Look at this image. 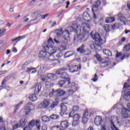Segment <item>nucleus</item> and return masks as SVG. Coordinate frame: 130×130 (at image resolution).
Returning a JSON list of instances; mask_svg holds the SVG:
<instances>
[{"label":"nucleus","mask_w":130,"mask_h":130,"mask_svg":"<svg viewBox=\"0 0 130 130\" xmlns=\"http://www.w3.org/2000/svg\"><path fill=\"white\" fill-rule=\"evenodd\" d=\"M100 7V1H98L95 2V4H93L92 6V11L93 12V18L95 19H96V14H95V13L94 12H97L98 11V9Z\"/></svg>","instance_id":"obj_5"},{"label":"nucleus","mask_w":130,"mask_h":130,"mask_svg":"<svg viewBox=\"0 0 130 130\" xmlns=\"http://www.w3.org/2000/svg\"><path fill=\"white\" fill-rule=\"evenodd\" d=\"M24 38H25V37H23V36L18 37L17 38L12 39L11 40V41H12V42H14V41H16V43L14 44V45H16V44H17V43H18L19 41H20V40H22V39H24Z\"/></svg>","instance_id":"obj_27"},{"label":"nucleus","mask_w":130,"mask_h":130,"mask_svg":"<svg viewBox=\"0 0 130 130\" xmlns=\"http://www.w3.org/2000/svg\"><path fill=\"white\" fill-rule=\"evenodd\" d=\"M90 36L91 38L95 40V42L90 41L88 43L91 49H97L98 46H100V45H102V44H104V43H105V42L101 39V37H100V35H99L98 32L94 33V32L91 31Z\"/></svg>","instance_id":"obj_1"},{"label":"nucleus","mask_w":130,"mask_h":130,"mask_svg":"<svg viewBox=\"0 0 130 130\" xmlns=\"http://www.w3.org/2000/svg\"><path fill=\"white\" fill-rule=\"evenodd\" d=\"M66 81L64 80H59L58 81V85L59 87H62V86H64Z\"/></svg>","instance_id":"obj_41"},{"label":"nucleus","mask_w":130,"mask_h":130,"mask_svg":"<svg viewBox=\"0 0 130 130\" xmlns=\"http://www.w3.org/2000/svg\"><path fill=\"white\" fill-rule=\"evenodd\" d=\"M71 68L70 67V65H67V66H64L63 67H62V68L60 69V75H61V72H62V71L63 72H65V71H68L69 70L70 72H71V73H75V72H77L78 69L77 70H73L72 71H71Z\"/></svg>","instance_id":"obj_14"},{"label":"nucleus","mask_w":130,"mask_h":130,"mask_svg":"<svg viewBox=\"0 0 130 130\" xmlns=\"http://www.w3.org/2000/svg\"><path fill=\"white\" fill-rule=\"evenodd\" d=\"M62 36L64 40H65V42H68V40L70 39V32L69 30L65 29L63 31Z\"/></svg>","instance_id":"obj_12"},{"label":"nucleus","mask_w":130,"mask_h":130,"mask_svg":"<svg viewBox=\"0 0 130 130\" xmlns=\"http://www.w3.org/2000/svg\"><path fill=\"white\" fill-rule=\"evenodd\" d=\"M41 79L42 81L44 82L45 83V85L46 86H51L52 83L51 82L48 81L47 80H48V78L47 77L44 76H41Z\"/></svg>","instance_id":"obj_20"},{"label":"nucleus","mask_w":130,"mask_h":130,"mask_svg":"<svg viewBox=\"0 0 130 130\" xmlns=\"http://www.w3.org/2000/svg\"><path fill=\"white\" fill-rule=\"evenodd\" d=\"M100 66L101 68H106L108 66V63H107V62H102L100 63Z\"/></svg>","instance_id":"obj_43"},{"label":"nucleus","mask_w":130,"mask_h":130,"mask_svg":"<svg viewBox=\"0 0 130 130\" xmlns=\"http://www.w3.org/2000/svg\"><path fill=\"white\" fill-rule=\"evenodd\" d=\"M60 51H63V50H66L67 49V47L66 46L61 45L58 47Z\"/></svg>","instance_id":"obj_45"},{"label":"nucleus","mask_w":130,"mask_h":130,"mask_svg":"<svg viewBox=\"0 0 130 130\" xmlns=\"http://www.w3.org/2000/svg\"><path fill=\"white\" fill-rule=\"evenodd\" d=\"M60 125L62 128H67V127H69L70 126V123L67 121H62L60 123Z\"/></svg>","instance_id":"obj_23"},{"label":"nucleus","mask_w":130,"mask_h":130,"mask_svg":"<svg viewBox=\"0 0 130 130\" xmlns=\"http://www.w3.org/2000/svg\"><path fill=\"white\" fill-rule=\"evenodd\" d=\"M81 27L82 28V30L84 33H89V31L91 30L90 24L87 23H83L82 24Z\"/></svg>","instance_id":"obj_8"},{"label":"nucleus","mask_w":130,"mask_h":130,"mask_svg":"<svg viewBox=\"0 0 130 130\" xmlns=\"http://www.w3.org/2000/svg\"><path fill=\"white\" fill-rule=\"evenodd\" d=\"M24 101H21L20 103H19L15 107V110H17L20 107L23 103Z\"/></svg>","instance_id":"obj_47"},{"label":"nucleus","mask_w":130,"mask_h":130,"mask_svg":"<svg viewBox=\"0 0 130 130\" xmlns=\"http://www.w3.org/2000/svg\"><path fill=\"white\" fill-rule=\"evenodd\" d=\"M83 18L85 21H86V22H88V21L90 19V15H89V14H88V13L87 12H84L83 14Z\"/></svg>","instance_id":"obj_29"},{"label":"nucleus","mask_w":130,"mask_h":130,"mask_svg":"<svg viewBox=\"0 0 130 130\" xmlns=\"http://www.w3.org/2000/svg\"><path fill=\"white\" fill-rule=\"evenodd\" d=\"M54 93H55V92L54 91V89H52V91H51L49 93V97H50V98L52 97V96H53V94H54Z\"/></svg>","instance_id":"obj_52"},{"label":"nucleus","mask_w":130,"mask_h":130,"mask_svg":"<svg viewBox=\"0 0 130 130\" xmlns=\"http://www.w3.org/2000/svg\"><path fill=\"white\" fill-rule=\"evenodd\" d=\"M42 85L41 84L37 83L35 85L34 93L35 94H39V92L41 91Z\"/></svg>","instance_id":"obj_16"},{"label":"nucleus","mask_w":130,"mask_h":130,"mask_svg":"<svg viewBox=\"0 0 130 130\" xmlns=\"http://www.w3.org/2000/svg\"><path fill=\"white\" fill-rule=\"evenodd\" d=\"M82 122L83 123V124H86V123L88 122V118L86 117H83Z\"/></svg>","instance_id":"obj_42"},{"label":"nucleus","mask_w":130,"mask_h":130,"mask_svg":"<svg viewBox=\"0 0 130 130\" xmlns=\"http://www.w3.org/2000/svg\"><path fill=\"white\" fill-rule=\"evenodd\" d=\"M72 110H73V111H74L75 112H76V111H78V110H79V107H78L77 106H74L73 107Z\"/></svg>","instance_id":"obj_51"},{"label":"nucleus","mask_w":130,"mask_h":130,"mask_svg":"<svg viewBox=\"0 0 130 130\" xmlns=\"http://www.w3.org/2000/svg\"><path fill=\"white\" fill-rule=\"evenodd\" d=\"M124 51H130V44L125 45L123 48Z\"/></svg>","instance_id":"obj_38"},{"label":"nucleus","mask_w":130,"mask_h":130,"mask_svg":"<svg viewBox=\"0 0 130 130\" xmlns=\"http://www.w3.org/2000/svg\"><path fill=\"white\" fill-rule=\"evenodd\" d=\"M85 46L83 44L79 48H77V51L80 52V53H85L86 52V50H85Z\"/></svg>","instance_id":"obj_22"},{"label":"nucleus","mask_w":130,"mask_h":130,"mask_svg":"<svg viewBox=\"0 0 130 130\" xmlns=\"http://www.w3.org/2000/svg\"><path fill=\"white\" fill-rule=\"evenodd\" d=\"M81 117L80 116V115H79V114H75L73 117V122L72 123V125L73 126H75L76 124H77V123H75V122H77V121H79V119H80V118Z\"/></svg>","instance_id":"obj_18"},{"label":"nucleus","mask_w":130,"mask_h":130,"mask_svg":"<svg viewBox=\"0 0 130 130\" xmlns=\"http://www.w3.org/2000/svg\"><path fill=\"white\" fill-rule=\"evenodd\" d=\"M90 54H91V50L87 49L85 52V55H89Z\"/></svg>","instance_id":"obj_58"},{"label":"nucleus","mask_w":130,"mask_h":130,"mask_svg":"<svg viewBox=\"0 0 130 130\" xmlns=\"http://www.w3.org/2000/svg\"><path fill=\"white\" fill-rule=\"evenodd\" d=\"M8 73V71H0V76H2V75H4V74H7Z\"/></svg>","instance_id":"obj_61"},{"label":"nucleus","mask_w":130,"mask_h":130,"mask_svg":"<svg viewBox=\"0 0 130 130\" xmlns=\"http://www.w3.org/2000/svg\"><path fill=\"white\" fill-rule=\"evenodd\" d=\"M60 77L61 79H65V80H69L70 79V77L67 73H62L61 74Z\"/></svg>","instance_id":"obj_34"},{"label":"nucleus","mask_w":130,"mask_h":130,"mask_svg":"<svg viewBox=\"0 0 130 130\" xmlns=\"http://www.w3.org/2000/svg\"><path fill=\"white\" fill-rule=\"evenodd\" d=\"M81 31V25L80 24H76V30H75V32L76 33L77 37L74 38V40H77V41H81L82 42L86 41L85 34H82Z\"/></svg>","instance_id":"obj_3"},{"label":"nucleus","mask_w":130,"mask_h":130,"mask_svg":"<svg viewBox=\"0 0 130 130\" xmlns=\"http://www.w3.org/2000/svg\"><path fill=\"white\" fill-rule=\"evenodd\" d=\"M54 44V42L51 38L48 40L47 43L43 45V48L47 51L49 56L53 55L55 52H56L57 48L54 46H52Z\"/></svg>","instance_id":"obj_2"},{"label":"nucleus","mask_w":130,"mask_h":130,"mask_svg":"<svg viewBox=\"0 0 130 130\" xmlns=\"http://www.w3.org/2000/svg\"><path fill=\"white\" fill-rule=\"evenodd\" d=\"M35 108V106H34V105L32 104V103H28L24 108L25 114L27 115L31 110H33Z\"/></svg>","instance_id":"obj_6"},{"label":"nucleus","mask_w":130,"mask_h":130,"mask_svg":"<svg viewBox=\"0 0 130 130\" xmlns=\"http://www.w3.org/2000/svg\"><path fill=\"white\" fill-rule=\"evenodd\" d=\"M61 107V111L60 112V114L61 116L66 113V111H67V109H68V108L67 107V106L64 105V104H61L60 105Z\"/></svg>","instance_id":"obj_19"},{"label":"nucleus","mask_w":130,"mask_h":130,"mask_svg":"<svg viewBox=\"0 0 130 130\" xmlns=\"http://www.w3.org/2000/svg\"><path fill=\"white\" fill-rule=\"evenodd\" d=\"M58 103H59L58 100H57V99H56L55 101L53 102L51 105L50 108H51V109H53L54 108H55V107L58 105Z\"/></svg>","instance_id":"obj_28"},{"label":"nucleus","mask_w":130,"mask_h":130,"mask_svg":"<svg viewBox=\"0 0 130 130\" xmlns=\"http://www.w3.org/2000/svg\"><path fill=\"white\" fill-rule=\"evenodd\" d=\"M88 115H89V112L86 110L83 113V117H86V116H88Z\"/></svg>","instance_id":"obj_54"},{"label":"nucleus","mask_w":130,"mask_h":130,"mask_svg":"<svg viewBox=\"0 0 130 130\" xmlns=\"http://www.w3.org/2000/svg\"><path fill=\"white\" fill-rule=\"evenodd\" d=\"M50 118H51V119H53V120L58 119L59 118V116L56 114H52L50 116Z\"/></svg>","instance_id":"obj_37"},{"label":"nucleus","mask_w":130,"mask_h":130,"mask_svg":"<svg viewBox=\"0 0 130 130\" xmlns=\"http://www.w3.org/2000/svg\"><path fill=\"white\" fill-rule=\"evenodd\" d=\"M31 129H32V127H30V126L29 125L26 126L23 128V130H31Z\"/></svg>","instance_id":"obj_57"},{"label":"nucleus","mask_w":130,"mask_h":130,"mask_svg":"<svg viewBox=\"0 0 130 130\" xmlns=\"http://www.w3.org/2000/svg\"><path fill=\"white\" fill-rule=\"evenodd\" d=\"M49 104V102H48V101L45 100H44L43 103H41L39 105V108H44L45 109H46V108H48Z\"/></svg>","instance_id":"obj_15"},{"label":"nucleus","mask_w":130,"mask_h":130,"mask_svg":"<svg viewBox=\"0 0 130 130\" xmlns=\"http://www.w3.org/2000/svg\"><path fill=\"white\" fill-rule=\"evenodd\" d=\"M62 28L60 29H55V33L57 37H60L62 35Z\"/></svg>","instance_id":"obj_30"},{"label":"nucleus","mask_w":130,"mask_h":130,"mask_svg":"<svg viewBox=\"0 0 130 130\" xmlns=\"http://www.w3.org/2000/svg\"><path fill=\"white\" fill-rule=\"evenodd\" d=\"M102 123V117L100 116H96L94 119V124L99 126Z\"/></svg>","instance_id":"obj_17"},{"label":"nucleus","mask_w":130,"mask_h":130,"mask_svg":"<svg viewBox=\"0 0 130 130\" xmlns=\"http://www.w3.org/2000/svg\"><path fill=\"white\" fill-rule=\"evenodd\" d=\"M124 99L126 100H130V91H127L124 95Z\"/></svg>","instance_id":"obj_39"},{"label":"nucleus","mask_w":130,"mask_h":130,"mask_svg":"<svg viewBox=\"0 0 130 130\" xmlns=\"http://www.w3.org/2000/svg\"><path fill=\"white\" fill-rule=\"evenodd\" d=\"M30 101L31 102H35L37 100V96L35 94H32L29 96Z\"/></svg>","instance_id":"obj_31"},{"label":"nucleus","mask_w":130,"mask_h":130,"mask_svg":"<svg viewBox=\"0 0 130 130\" xmlns=\"http://www.w3.org/2000/svg\"><path fill=\"white\" fill-rule=\"evenodd\" d=\"M93 82H96L97 80H98V76L96 74H94V77L91 79Z\"/></svg>","instance_id":"obj_50"},{"label":"nucleus","mask_w":130,"mask_h":130,"mask_svg":"<svg viewBox=\"0 0 130 130\" xmlns=\"http://www.w3.org/2000/svg\"><path fill=\"white\" fill-rule=\"evenodd\" d=\"M47 52L44 50L41 51L39 53V57L41 58L42 57H45L47 55Z\"/></svg>","instance_id":"obj_26"},{"label":"nucleus","mask_w":130,"mask_h":130,"mask_svg":"<svg viewBox=\"0 0 130 130\" xmlns=\"http://www.w3.org/2000/svg\"><path fill=\"white\" fill-rule=\"evenodd\" d=\"M49 117L46 116H43L42 117V120L44 122H49Z\"/></svg>","instance_id":"obj_36"},{"label":"nucleus","mask_w":130,"mask_h":130,"mask_svg":"<svg viewBox=\"0 0 130 130\" xmlns=\"http://www.w3.org/2000/svg\"><path fill=\"white\" fill-rule=\"evenodd\" d=\"M126 123H128L129 124H130V117H128L127 119H126Z\"/></svg>","instance_id":"obj_64"},{"label":"nucleus","mask_w":130,"mask_h":130,"mask_svg":"<svg viewBox=\"0 0 130 130\" xmlns=\"http://www.w3.org/2000/svg\"><path fill=\"white\" fill-rule=\"evenodd\" d=\"M60 51L59 50H57L56 51V52H55L54 54L52 55L53 57L55 56L56 57H60Z\"/></svg>","instance_id":"obj_40"},{"label":"nucleus","mask_w":130,"mask_h":130,"mask_svg":"<svg viewBox=\"0 0 130 130\" xmlns=\"http://www.w3.org/2000/svg\"><path fill=\"white\" fill-rule=\"evenodd\" d=\"M103 28L107 32V31H109V25L108 24H105Z\"/></svg>","instance_id":"obj_48"},{"label":"nucleus","mask_w":130,"mask_h":130,"mask_svg":"<svg viewBox=\"0 0 130 130\" xmlns=\"http://www.w3.org/2000/svg\"><path fill=\"white\" fill-rule=\"evenodd\" d=\"M49 59L51 60L52 63L55 64V66H59V64H60V61L58 60V59H55L53 55L49 56Z\"/></svg>","instance_id":"obj_10"},{"label":"nucleus","mask_w":130,"mask_h":130,"mask_svg":"<svg viewBox=\"0 0 130 130\" xmlns=\"http://www.w3.org/2000/svg\"><path fill=\"white\" fill-rule=\"evenodd\" d=\"M71 79H67V81H65V83L64 84V87L65 88H70L71 87Z\"/></svg>","instance_id":"obj_33"},{"label":"nucleus","mask_w":130,"mask_h":130,"mask_svg":"<svg viewBox=\"0 0 130 130\" xmlns=\"http://www.w3.org/2000/svg\"><path fill=\"white\" fill-rule=\"evenodd\" d=\"M118 21L121 25H125V21H126V18L122 15V14L119 13L118 15Z\"/></svg>","instance_id":"obj_9"},{"label":"nucleus","mask_w":130,"mask_h":130,"mask_svg":"<svg viewBox=\"0 0 130 130\" xmlns=\"http://www.w3.org/2000/svg\"><path fill=\"white\" fill-rule=\"evenodd\" d=\"M70 87H71L68 91L69 95H73L77 90H79V87L75 84V82H72Z\"/></svg>","instance_id":"obj_7"},{"label":"nucleus","mask_w":130,"mask_h":130,"mask_svg":"<svg viewBox=\"0 0 130 130\" xmlns=\"http://www.w3.org/2000/svg\"><path fill=\"white\" fill-rule=\"evenodd\" d=\"M122 115L124 118H127L130 115V110L127 109H123L122 110Z\"/></svg>","instance_id":"obj_13"},{"label":"nucleus","mask_w":130,"mask_h":130,"mask_svg":"<svg viewBox=\"0 0 130 130\" xmlns=\"http://www.w3.org/2000/svg\"><path fill=\"white\" fill-rule=\"evenodd\" d=\"M125 41V38L122 37V39H121V42H119V44H121L122 42H124Z\"/></svg>","instance_id":"obj_62"},{"label":"nucleus","mask_w":130,"mask_h":130,"mask_svg":"<svg viewBox=\"0 0 130 130\" xmlns=\"http://www.w3.org/2000/svg\"><path fill=\"white\" fill-rule=\"evenodd\" d=\"M45 77H46L47 79L50 80L52 82H54V81L57 79L56 74H53L52 73H48Z\"/></svg>","instance_id":"obj_11"},{"label":"nucleus","mask_w":130,"mask_h":130,"mask_svg":"<svg viewBox=\"0 0 130 130\" xmlns=\"http://www.w3.org/2000/svg\"><path fill=\"white\" fill-rule=\"evenodd\" d=\"M115 21V18L114 17H109L106 19V23H112Z\"/></svg>","instance_id":"obj_35"},{"label":"nucleus","mask_w":130,"mask_h":130,"mask_svg":"<svg viewBox=\"0 0 130 130\" xmlns=\"http://www.w3.org/2000/svg\"><path fill=\"white\" fill-rule=\"evenodd\" d=\"M95 57L96 58L98 61H101V57L100 56V55L96 54L95 55Z\"/></svg>","instance_id":"obj_56"},{"label":"nucleus","mask_w":130,"mask_h":130,"mask_svg":"<svg viewBox=\"0 0 130 130\" xmlns=\"http://www.w3.org/2000/svg\"><path fill=\"white\" fill-rule=\"evenodd\" d=\"M27 121H28L25 118L21 119L19 122V125L23 127V126H25V125H26Z\"/></svg>","instance_id":"obj_24"},{"label":"nucleus","mask_w":130,"mask_h":130,"mask_svg":"<svg viewBox=\"0 0 130 130\" xmlns=\"http://www.w3.org/2000/svg\"><path fill=\"white\" fill-rule=\"evenodd\" d=\"M101 130H106V125H102L101 127Z\"/></svg>","instance_id":"obj_60"},{"label":"nucleus","mask_w":130,"mask_h":130,"mask_svg":"<svg viewBox=\"0 0 130 130\" xmlns=\"http://www.w3.org/2000/svg\"><path fill=\"white\" fill-rule=\"evenodd\" d=\"M75 54V51H69L67 52L64 55V56L66 58L70 57V56H72V55H74Z\"/></svg>","instance_id":"obj_25"},{"label":"nucleus","mask_w":130,"mask_h":130,"mask_svg":"<svg viewBox=\"0 0 130 130\" xmlns=\"http://www.w3.org/2000/svg\"><path fill=\"white\" fill-rule=\"evenodd\" d=\"M20 126L21 125H20V124L16 123L13 126V129H17V128L20 127Z\"/></svg>","instance_id":"obj_49"},{"label":"nucleus","mask_w":130,"mask_h":130,"mask_svg":"<svg viewBox=\"0 0 130 130\" xmlns=\"http://www.w3.org/2000/svg\"><path fill=\"white\" fill-rule=\"evenodd\" d=\"M123 119H121L120 121H117V123L119 125H121V124H122L123 123H124L123 122Z\"/></svg>","instance_id":"obj_53"},{"label":"nucleus","mask_w":130,"mask_h":130,"mask_svg":"<svg viewBox=\"0 0 130 130\" xmlns=\"http://www.w3.org/2000/svg\"><path fill=\"white\" fill-rule=\"evenodd\" d=\"M28 125L29 126H30V127H33V126H36L37 129L38 130H40L41 127V125H40V120H32L31 121H29V122L28 123Z\"/></svg>","instance_id":"obj_4"},{"label":"nucleus","mask_w":130,"mask_h":130,"mask_svg":"<svg viewBox=\"0 0 130 130\" xmlns=\"http://www.w3.org/2000/svg\"><path fill=\"white\" fill-rule=\"evenodd\" d=\"M128 83H125L124 84V88H130V78L128 79Z\"/></svg>","instance_id":"obj_44"},{"label":"nucleus","mask_w":130,"mask_h":130,"mask_svg":"<svg viewBox=\"0 0 130 130\" xmlns=\"http://www.w3.org/2000/svg\"><path fill=\"white\" fill-rule=\"evenodd\" d=\"M55 93L57 95V97H61L66 94V91L60 89H58L55 91Z\"/></svg>","instance_id":"obj_21"},{"label":"nucleus","mask_w":130,"mask_h":130,"mask_svg":"<svg viewBox=\"0 0 130 130\" xmlns=\"http://www.w3.org/2000/svg\"><path fill=\"white\" fill-rule=\"evenodd\" d=\"M68 29L71 32H74V31L75 32V30H77V29H75L72 26L68 27Z\"/></svg>","instance_id":"obj_55"},{"label":"nucleus","mask_w":130,"mask_h":130,"mask_svg":"<svg viewBox=\"0 0 130 130\" xmlns=\"http://www.w3.org/2000/svg\"><path fill=\"white\" fill-rule=\"evenodd\" d=\"M42 130H47V127H46V125H43L42 126Z\"/></svg>","instance_id":"obj_63"},{"label":"nucleus","mask_w":130,"mask_h":130,"mask_svg":"<svg viewBox=\"0 0 130 130\" xmlns=\"http://www.w3.org/2000/svg\"><path fill=\"white\" fill-rule=\"evenodd\" d=\"M119 28V24L115 23L112 26V29L114 30H116V29H118Z\"/></svg>","instance_id":"obj_46"},{"label":"nucleus","mask_w":130,"mask_h":130,"mask_svg":"<svg viewBox=\"0 0 130 130\" xmlns=\"http://www.w3.org/2000/svg\"><path fill=\"white\" fill-rule=\"evenodd\" d=\"M103 53L105 55H107L108 56H112V53L110 50L108 49H105L103 50Z\"/></svg>","instance_id":"obj_32"},{"label":"nucleus","mask_w":130,"mask_h":130,"mask_svg":"<svg viewBox=\"0 0 130 130\" xmlns=\"http://www.w3.org/2000/svg\"><path fill=\"white\" fill-rule=\"evenodd\" d=\"M32 70H34V68H27L26 73H30V72H31Z\"/></svg>","instance_id":"obj_59"}]
</instances>
